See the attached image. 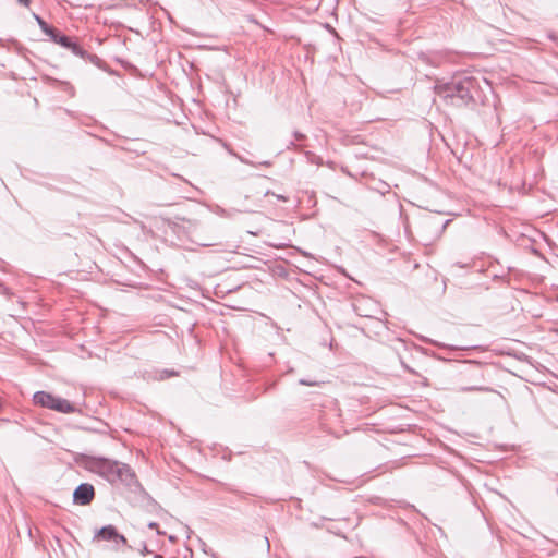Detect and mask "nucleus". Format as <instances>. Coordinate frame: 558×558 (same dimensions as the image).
Wrapping results in <instances>:
<instances>
[{"mask_svg": "<svg viewBox=\"0 0 558 558\" xmlns=\"http://www.w3.org/2000/svg\"><path fill=\"white\" fill-rule=\"evenodd\" d=\"M17 1H19V3H21V4L25 5V7H28L29 3H31V0H17Z\"/></svg>", "mask_w": 558, "mask_h": 558, "instance_id": "nucleus-9", "label": "nucleus"}, {"mask_svg": "<svg viewBox=\"0 0 558 558\" xmlns=\"http://www.w3.org/2000/svg\"><path fill=\"white\" fill-rule=\"evenodd\" d=\"M475 82L472 77L453 80L450 83H441L435 86V93L447 105L461 107L473 98Z\"/></svg>", "mask_w": 558, "mask_h": 558, "instance_id": "nucleus-1", "label": "nucleus"}, {"mask_svg": "<svg viewBox=\"0 0 558 558\" xmlns=\"http://www.w3.org/2000/svg\"><path fill=\"white\" fill-rule=\"evenodd\" d=\"M148 527L149 529H156L157 524L155 522H151V523L148 524Z\"/></svg>", "mask_w": 558, "mask_h": 558, "instance_id": "nucleus-10", "label": "nucleus"}, {"mask_svg": "<svg viewBox=\"0 0 558 558\" xmlns=\"http://www.w3.org/2000/svg\"><path fill=\"white\" fill-rule=\"evenodd\" d=\"M300 384H302V385H310V386L313 385L312 383H307L305 380H301Z\"/></svg>", "mask_w": 558, "mask_h": 558, "instance_id": "nucleus-11", "label": "nucleus"}, {"mask_svg": "<svg viewBox=\"0 0 558 558\" xmlns=\"http://www.w3.org/2000/svg\"><path fill=\"white\" fill-rule=\"evenodd\" d=\"M49 36L54 43L60 44L63 47L71 48L75 54H82L81 48L77 45L73 44L69 37L60 35L56 31L54 35Z\"/></svg>", "mask_w": 558, "mask_h": 558, "instance_id": "nucleus-6", "label": "nucleus"}, {"mask_svg": "<svg viewBox=\"0 0 558 558\" xmlns=\"http://www.w3.org/2000/svg\"><path fill=\"white\" fill-rule=\"evenodd\" d=\"M461 391H490V389L485 388V387L472 386V387H462Z\"/></svg>", "mask_w": 558, "mask_h": 558, "instance_id": "nucleus-8", "label": "nucleus"}, {"mask_svg": "<svg viewBox=\"0 0 558 558\" xmlns=\"http://www.w3.org/2000/svg\"><path fill=\"white\" fill-rule=\"evenodd\" d=\"M74 501L78 505H87L94 498V487L89 484H81L73 494Z\"/></svg>", "mask_w": 558, "mask_h": 558, "instance_id": "nucleus-5", "label": "nucleus"}, {"mask_svg": "<svg viewBox=\"0 0 558 558\" xmlns=\"http://www.w3.org/2000/svg\"><path fill=\"white\" fill-rule=\"evenodd\" d=\"M99 541L112 542L116 549L126 545V538L119 534L113 525H107L96 531L94 542Z\"/></svg>", "mask_w": 558, "mask_h": 558, "instance_id": "nucleus-4", "label": "nucleus"}, {"mask_svg": "<svg viewBox=\"0 0 558 558\" xmlns=\"http://www.w3.org/2000/svg\"><path fill=\"white\" fill-rule=\"evenodd\" d=\"M34 402L40 407L60 412L73 413L75 408L66 399L56 397L46 391H38L34 395Z\"/></svg>", "mask_w": 558, "mask_h": 558, "instance_id": "nucleus-3", "label": "nucleus"}, {"mask_svg": "<svg viewBox=\"0 0 558 558\" xmlns=\"http://www.w3.org/2000/svg\"><path fill=\"white\" fill-rule=\"evenodd\" d=\"M34 17L44 33H46L47 35H54V29L50 27L40 16L34 14Z\"/></svg>", "mask_w": 558, "mask_h": 558, "instance_id": "nucleus-7", "label": "nucleus"}, {"mask_svg": "<svg viewBox=\"0 0 558 558\" xmlns=\"http://www.w3.org/2000/svg\"><path fill=\"white\" fill-rule=\"evenodd\" d=\"M87 468L109 482L125 480L131 475L130 469L125 464H120L102 458H92L87 461Z\"/></svg>", "mask_w": 558, "mask_h": 558, "instance_id": "nucleus-2", "label": "nucleus"}]
</instances>
